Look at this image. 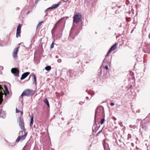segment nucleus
Listing matches in <instances>:
<instances>
[{"label":"nucleus","mask_w":150,"mask_h":150,"mask_svg":"<svg viewBox=\"0 0 150 150\" xmlns=\"http://www.w3.org/2000/svg\"><path fill=\"white\" fill-rule=\"evenodd\" d=\"M58 23V22H57L56 23V24H55V25L56 26L57 25V23Z\"/></svg>","instance_id":"2f4dec72"},{"label":"nucleus","mask_w":150,"mask_h":150,"mask_svg":"<svg viewBox=\"0 0 150 150\" xmlns=\"http://www.w3.org/2000/svg\"><path fill=\"white\" fill-rule=\"evenodd\" d=\"M19 125L20 126L21 129L23 130L24 132H25L26 129L25 128L24 126V120L21 117H20L19 118Z\"/></svg>","instance_id":"20e7f679"},{"label":"nucleus","mask_w":150,"mask_h":150,"mask_svg":"<svg viewBox=\"0 0 150 150\" xmlns=\"http://www.w3.org/2000/svg\"><path fill=\"white\" fill-rule=\"evenodd\" d=\"M38 1L39 0H37L35 2V3L37 4L38 3Z\"/></svg>","instance_id":"c85d7f7f"},{"label":"nucleus","mask_w":150,"mask_h":150,"mask_svg":"<svg viewBox=\"0 0 150 150\" xmlns=\"http://www.w3.org/2000/svg\"><path fill=\"white\" fill-rule=\"evenodd\" d=\"M22 25L19 24L17 27L16 30V37L17 38L21 36V29Z\"/></svg>","instance_id":"0eeeda50"},{"label":"nucleus","mask_w":150,"mask_h":150,"mask_svg":"<svg viewBox=\"0 0 150 150\" xmlns=\"http://www.w3.org/2000/svg\"><path fill=\"white\" fill-rule=\"evenodd\" d=\"M35 93V91L32 90L27 89L24 90L21 94V96H22V98H23V96H30L33 95Z\"/></svg>","instance_id":"f03ea898"},{"label":"nucleus","mask_w":150,"mask_h":150,"mask_svg":"<svg viewBox=\"0 0 150 150\" xmlns=\"http://www.w3.org/2000/svg\"><path fill=\"white\" fill-rule=\"evenodd\" d=\"M43 22V21L40 22L38 25H37L36 28L37 29H40L41 28V26L42 25V23Z\"/></svg>","instance_id":"2eb2a0df"},{"label":"nucleus","mask_w":150,"mask_h":150,"mask_svg":"<svg viewBox=\"0 0 150 150\" xmlns=\"http://www.w3.org/2000/svg\"><path fill=\"white\" fill-rule=\"evenodd\" d=\"M31 117V121L30 123V126L32 127L33 123V115L32 114L30 116Z\"/></svg>","instance_id":"f8f14e48"},{"label":"nucleus","mask_w":150,"mask_h":150,"mask_svg":"<svg viewBox=\"0 0 150 150\" xmlns=\"http://www.w3.org/2000/svg\"><path fill=\"white\" fill-rule=\"evenodd\" d=\"M46 104H47V106L49 107H50V105H49V102H48L47 103H46Z\"/></svg>","instance_id":"bb28decb"},{"label":"nucleus","mask_w":150,"mask_h":150,"mask_svg":"<svg viewBox=\"0 0 150 150\" xmlns=\"http://www.w3.org/2000/svg\"><path fill=\"white\" fill-rule=\"evenodd\" d=\"M81 15L79 13H75L74 16V22L77 23L81 20Z\"/></svg>","instance_id":"7ed1b4c3"},{"label":"nucleus","mask_w":150,"mask_h":150,"mask_svg":"<svg viewBox=\"0 0 150 150\" xmlns=\"http://www.w3.org/2000/svg\"><path fill=\"white\" fill-rule=\"evenodd\" d=\"M149 38H150V33L149 34Z\"/></svg>","instance_id":"473e14b6"},{"label":"nucleus","mask_w":150,"mask_h":150,"mask_svg":"<svg viewBox=\"0 0 150 150\" xmlns=\"http://www.w3.org/2000/svg\"><path fill=\"white\" fill-rule=\"evenodd\" d=\"M0 90L1 91H2L3 90V91H4V90L3 88L0 85Z\"/></svg>","instance_id":"393cba45"},{"label":"nucleus","mask_w":150,"mask_h":150,"mask_svg":"<svg viewBox=\"0 0 150 150\" xmlns=\"http://www.w3.org/2000/svg\"><path fill=\"white\" fill-rule=\"evenodd\" d=\"M45 69L47 71H49L51 69V67L50 66H48L46 67Z\"/></svg>","instance_id":"dca6fc26"},{"label":"nucleus","mask_w":150,"mask_h":150,"mask_svg":"<svg viewBox=\"0 0 150 150\" xmlns=\"http://www.w3.org/2000/svg\"><path fill=\"white\" fill-rule=\"evenodd\" d=\"M101 131H99V132L97 133V134H99V133H100V132H101Z\"/></svg>","instance_id":"f704fd0d"},{"label":"nucleus","mask_w":150,"mask_h":150,"mask_svg":"<svg viewBox=\"0 0 150 150\" xmlns=\"http://www.w3.org/2000/svg\"><path fill=\"white\" fill-rule=\"evenodd\" d=\"M68 0H67L66 1H67Z\"/></svg>","instance_id":"ea45409f"},{"label":"nucleus","mask_w":150,"mask_h":150,"mask_svg":"<svg viewBox=\"0 0 150 150\" xmlns=\"http://www.w3.org/2000/svg\"><path fill=\"white\" fill-rule=\"evenodd\" d=\"M4 88H5V89L7 87L5 85H4Z\"/></svg>","instance_id":"cd10ccee"},{"label":"nucleus","mask_w":150,"mask_h":150,"mask_svg":"<svg viewBox=\"0 0 150 150\" xmlns=\"http://www.w3.org/2000/svg\"><path fill=\"white\" fill-rule=\"evenodd\" d=\"M60 5V3L58 4H53L50 7H49L47 8L48 9H52L53 8H56L59 6Z\"/></svg>","instance_id":"9b49d317"},{"label":"nucleus","mask_w":150,"mask_h":150,"mask_svg":"<svg viewBox=\"0 0 150 150\" xmlns=\"http://www.w3.org/2000/svg\"><path fill=\"white\" fill-rule=\"evenodd\" d=\"M113 120H116V118L113 117Z\"/></svg>","instance_id":"c756f323"},{"label":"nucleus","mask_w":150,"mask_h":150,"mask_svg":"<svg viewBox=\"0 0 150 150\" xmlns=\"http://www.w3.org/2000/svg\"><path fill=\"white\" fill-rule=\"evenodd\" d=\"M88 97H86V98H87V99H88Z\"/></svg>","instance_id":"c9c22d12"},{"label":"nucleus","mask_w":150,"mask_h":150,"mask_svg":"<svg viewBox=\"0 0 150 150\" xmlns=\"http://www.w3.org/2000/svg\"><path fill=\"white\" fill-rule=\"evenodd\" d=\"M3 93L1 92L0 91V101L2 100V102L3 100Z\"/></svg>","instance_id":"f3484780"},{"label":"nucleus","mask_w":150,"mask_h":150,"mask_svg":"<svg viewBox=\"0 0 150 150\" xmlns=\"http://www.w3.org/2000/svg\"><path fill=\"white\" fill-rule=\"evenodd\" d=\"M16 113L20 112L21 115H22L23 114V112H22L21 111H20L19 110H18L17 108L16 109Z\"/></svg>","instance_id":"6ab92c4d"},{"label":"nucleus","mask_w":150,"mask_h":150,"mask_svg":"<svg viewBox=\"0 0 150 150\" xmlns=\"http://www.w3.org/2000/svg\"><path fill=\"white\" fill-rule=\"evenodd\" d=\"M105 68L106 69H107V70H108V66H107V65L105 66Z\"/></svg>","instance_id":"a878e982"},{"label":"nucleus","mask_w":150,"mask_h":150,"mask_svg":"<svg viewBox=\"0 0 150 150\" xmlns=\"http://www.w3.org/2000/svg\"><path fill=\"white\" fill-rule=\"evenodd\" d=\"M44 102L45 103H47L48 102V101L47 99L46 98L44 100Z\"/></svg>","instance_id":"4be33fe9"},{"label":"nucleus","mask_w":150,"mask_h":150,"mask_svg":"<svg viewBox=\"0 0 150 150\" xmlns=\"http://www.w3.org/2000/svg\"><path fill=\"white\" fill-rule=\"evenodd\" d=\"M32 76L33 77V83L36 84V77L35 76L34 74H32Z\"/></svg>","instance_id":"ddd939ff"},{"label":"nucleus","mask_w":150,"mask_h":150,"mask_svg":"<svg viewBox=\"0 0 150 150\" xmlns=\"http://www.w3.org/2000/svg\"><path fill=\"white\" fill-rule=\"evenodd\" d=\"M103 144L105 150H108V144L105 142V140L104 139L103 142Z\"/></svg>","instance_id":"1a4fd4ad"},{"label":"nucleus","mask_w":150,"mask_h":150,"mask_svg":"<svg viewBox=\"0 0 150 150\" xmlns=\"http://www.w3.org/2000/svg\"><path fill=\"white\" fill-rule=\"evenodd\" d=\"M28 133L24 132V134L21 136H18L16 140V142H18L20 140H23L25 139L27 136Z\"/></svg>","instance_id":"39448f33"},{"label":"nucleus","mask_w":150,"mask_h":150,"mask_svg":"<svg viewBox=\"0 0 150 150\" xmlns=\"http://www.w3.org/2000/svg\"><path fill=\"white\" fill-rule=\"evenodd\" d=\"M2 100H0V104L2 103Z\"/></svg>","instance_id":"72a5a7b5"},{"label":"nucleus","mask_w":150,"mask_h":150,"mask_svg":"<svg viewBox=\"0 0 150 150\" xmlns=\"http://www.w3.org/2000/svg\"><path fill=\"white\" fill-rule=\"evenodd\" d=\"M4 94L6 95V94L5 93H4Z\"/></svg>","instance_id":"e433bc0d"},{"label":"nucleus","mask_w":150,"mask_h":150,"mask_svg":"<svg viewBox=\"0 0 150 150\" xmlns=\"http://www.w3.org/2000/svg\"><path fill=\"white\" fill-rule=\"evenodd\" d=\"M21 132H22V133H23V132L21 131Z\"/></svg>","instance_id":"4c0bfd02"},{"label":"nucleus","mask_w":150,"mask_h":150,"mask_svg":"<svg viewBox=\"0 0 150 150\" xmlns=\"http://www.w3.org/2000/svg\"><path fill=\"white\" fill-rule=\"evenodd\" d=\"M30 74V72H26L23 73L21 76V79L22 80L25 79L26 77H27L28 75Z\"/></svg>","instance_id":"9d476101"},{"label":"nucleus","mask_w":150,"mask_h":150,"mask_svg":"<svg viewBox=\"0 0 150 150\" xmlns=\"http://www.w3.org/2000/svg\"><path fill=\"white\" fill-rule=\"evenodd\" d=\"M112 46L110 49L109 50L108 52L107 53V54L106 55V56L107 57V56H109V54L112 51Z\"/></svg>","instance_id":"4468645a"},{"label":"nucleus","mask_w":150,"mask_h":150,"mask_svg":"<svg viewBox=\"0 0 150 150\" xmlns=\"http://www.w3.org/2000/svg\"><path fill=\"white\" fill-rule=\"evenodd\" d=\"M95 117H97L98 116L102 117H105V113L103 107L100 106L98 107L96 110Z\"/></svg>","instance_id":"f257e3e1"},{"label":"nucleus","mask_w":150,"mask_h":150,"mask_svg":"<svg viewBox=\"0 0 150 150\" xmlns=\"http://www.w3.org/2000/svg\"><path fill=\"white\" fill-rule=\"evenodd\" d=\"M117 44L116 43L115 45H113V51L117 48Z\"/></svg>","instance_id":"412c9836"},{"label":"nucleus","mask_w":150,"mask_h":150,"mask_svg":"<svg viewBox=\"0 0 150 150\" xmlns=\"http://www.w3.org/2000/svg\"><path fill=\"white\" fill-rule=\"evenodd\" d=\"M53 47H54L53 43H52L51 44V46H50V48H52Z\"/></svg>","instance_id":"b1692460"},{"label":"nucleus","mask_w":150,"mask_h":150,"mask_svg":"<svg viewBox=\"0 0 150 150\" xmlns=\"http://www.w3.org/2000/svg\"><path fill=\"white\" fill-rule=\"evenodd\" d=\"M19 48V46L16 47L13 50L12 55L13 58H17L18 57L17 53Z\"/></svg>","instance_id":"6e6552de"},{"label":"nucleus","mask_w":150,"mask_h":150,"mask_svg":"<svg viewBox=\"0 0 150 150\" xmlns=\"http://www.w3.org/2000/svg\"><path fill=\"white\" fill-rule=\"evenodd\" d=\"M3 113L4 114V112H2V109H1L0 110V117H3L2 115H3Z\"/></svg>","instance_id":"aec40b11"},{"label":"nucleus","mask_w":150,"mask_h":150,"mask_svg":"<svg viewBox=\"0 0 150 150\" xmlns=\"http://www.w3.org/2000/svg\"><path fill=\"white\" fill-rule=\"evenodd\" d=\"M11 72L16 76H19V71L18 68H13L11 69Z\"/></svg>","instance_id":"423d86ee"},{"label":"nucleus","mask_w":150,"mask_h":150,"mask_svg":"<svg viewBox=\"0 0 150 150\" xmlns=\"http://www.w3.org/2000/svg\"><path fill=\"white\" fill-rule=\"evenodd\" d=\"M110 105L112 106V102H111L110 103Z\"/></svg>","instance_id":"7c9ffc66"},{"label":"nucleus","mask_w":150,"mask_h":150,"mask_svg":"<svg viewBox=\"0 0 150 150\" xmlns=\"http://www.w3.org/2000/svg\"><path fill=\"white\" fill-rule=\"evenodd\" d=\"M113 105H114V104L113 103Z\"/></svg>","instance_id":"58836bf2"},{"label":"nucleus","mask_w":150,"mask_h":150,"mask_svg":"<svg viewBox=\"0 0 150 150\" xmlns=\"http://www.w3.org/2000/svg\"><path fill=\"white\" fill-rule=\"evenodd\" d=\"M104 117H103V118L101 119V120L100 123L101 125L103 124L104 123V122L105 121V119L104 118Z\"/></svg>","instance_id":"a211bd4d"},{"label":"nucleus","mask_w":150,"mask_h":150,"mask_svg":"<svg viewBox=\"0 0 150 150\" xmlns=\"http://www.w3.org/2000/svg\"><path fill=\"white\" fill-rule=\"evenodd\" d=\"M5 90H6V92H7V94H9V92L8 89L7 88H6V89Z\"/></svg>","instance_id":"5701e85b"}]
</instances>
